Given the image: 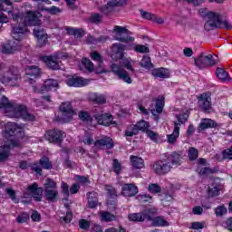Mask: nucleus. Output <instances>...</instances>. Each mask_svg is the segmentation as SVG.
<instances>
[{
  "label": "nucleus",
  "instance_id": "50",
  "mask_svg": "<svg viewBox=\"0 0 232 232\" xmlns=\"http://www.w3.org/2000/svg\"><path fill=\"white\" fill-rule=\"evenodd\" d=\"M78 226L80 229H82L83 231H88V229H90V226H92V222L87 219L82 218L79 219Z\"/></svg>",
  "mask_w": 232,
  "mask_h": 232
},
{
  "label": "nucleus",
  "instance_id": "3",
  "mask_svg": "<svg viewBox=\"0 0 232 232\" xmlns=\"http://www.w3.org/2000/svg\"><path fill=\"white\" fill-rule=\"evenodd\" d=\"M60 112L61 115H58L54 118L55 122L66 123L70 122L73 116L75 115V111L72 107V103L63 102L60 105Z\"/></svg>",
  "mask_w": 232,
  "mask_h": 232
},
{
  "label": "nucleus",
  "instance_id": "31",
  "mask_svg": "<svg viewBox=\"0 0 232 232\" xmlns=\"http://www.w3.org/2000/svg\"><path fill=\"white\" fill-rule=\"evenodd\" d=\"M179 135H180V124L175 121L172 134L167 136L169 144H175V142H177V139H179Z\"/></svg>",
  "mask_w": 232,
  "mask_h": 232
},
{
  "label": "nucleus",
  "instance_id": "44",
  "mask_svg": "<svg viewBox=\"0 0 232 232\" xmlns=\"http://www.w3.org/2000/svg\"><path fill=\"white\" fill-rule=\"evenodd\" d=\"M89 21L92 24H101L102 23V14L99 13H92L89 17Z\"/></svg>",
  "mask_w": 232,
  "mask_h": 232
},
{
  "label": "nucleus",
  "instance_id": "49",
  "mask_svg": "<svg viewBox=\"0 0 232 232\" xmlns=\"http://www.w3.org/2000/svg\"><path fill=\"white\" fill-rule=\"evenodd\" d=\"M102 220L103 222H111L117 218V217L110 212H102L101 213Z\"/></svg>",
  "mask_w": 232,
  "mask_h": 232
},
{
  "label": "nucleus",
  "instance_id": "64",
  "mask_svg": "<svg viewBox=\"0 0 232 232\" xmlns=\"http://www.w3.org/2000/svg\"><path fill=\"white\" fill-rule=\"evenodd\" d=\"M107 192L110 198H117V190H115V188L108 187Z\"/></svg>",
  "mask_w": 232,
  "mask_h": 232
},
{
  "label": "nucleus",
  "instance_id": "18",
  "mask_svg": "<svg viewBox=\"0 0 232 232\" xmlns=\"http://www.w3.org/2000/svg\"><path fill=\"white\" fill-rule=\"evenodd\" d=\"M126 50V45L122 44H113L111 46V58L117 60H121L124 57V51Z\"/></svg>",
  "mask_w": 232,
  "mask_h": 232
},
{
  "label": "nucleus",
  "instance_id": "52",
  "mask_svg": "<svg viewBox=\"0 0 232 232\" xmlns=\"http://www.w3.org/2000/svg\"><path fill=\"white\" fill-rule=\"evenodd\" d=\"M5 193H7V195L9 196L11 200H13V202H14V204H19V198H17V196L15 195V190H14L10 188H5Z\"/></svg>",
  "mask_w": 232,
  "mask_h": 232
},
{
  "label": "nucleus",
  "instance_id": "30",
  "mask_svg": "<svg viewBox=\"0 0 232 232\" xmlns=\"http://www.w3.org/2000/svg\"><path fill=\"white\" fill-rule=\"evenodd\" d=\"M88 197V206L91 209H95L99 206V194L97 192L87 193Z\"/></svg>",
  "mask_w": 232,
  "mask_h": 232
},
{
  "label": "nucleus",
  "instance_id": "35",
  "mask_svg": "<svg viewBox=\"0 0 232 232\" xmlns=\"http://www.w3.org/2000/svg\"><path fill=\"white\" fill-rule=\"evenodd\" d=\"M181 160H182V157H180V154H179L177 152H173L167 159V160L169 162V164H172V166H180Z\"/></svg>",
  "mask_w": 232,
  "mask_h": 232
},
{
  "label": "nucleus",
  "instance_id": "58",
  "mask_svg": "<svg viewBox=\"0 0 232 232\" xmlns=\"http://www.w3.org/2000/svg\"><path fill=\"white\" fill-rule=\"evenodd\" d=\"M30 220V216L28 213H23L17 216L16 222L18 224H24V222H28Z\"/></svg>",
  "mask_w": 232,
  "mask_h": 232
},
{
  "label": "nucleus",
  "instance_id": "24",
  "mask_svg": "<svg viewBox=\"0 0 232 232\" xmlns=\"http://www.w3.org/2000/svg\"><path fill=\"white\" fill-rule=\"evenodd\" d=\"M42 61L45 63V64L51 70H60L61 66L59 65V62H57V57L54 56H44Z\"/></svg>",
  "mask_w": 232,
  "mask_h": 232
},
{
  "label": "nucleus",
  "instance_id": "11",
  "mask_svg": "<svg viewBox=\"0 0 232 232\" xmlns=\"http://www.w3.org/2000/svg\"><path fill=\"white\" fill-rule=\"evenodd\" d=\"M12 119H24V121H27L29 122H34L35 121V115L28 112V110L24 104H20L16 111L11 114Z\"/></svg>",
  "mask_w": 232,
  "mask_h": 232
},
{
  "label": "nucleus",
  "instance_id": "33",
  "mask_svg": "<svg viewBox=\"0 0 232 232\" xmlns=\"http://www.w3.org/2000/svg\"><path fill=\"white\" fill-rule=\"evenodd\" d=\"M130 162L133 169H142L144 168V160L137 156H130Z\"/></svg>",
  "mask_w": 232,
  "mask_h": 232
},
{
  "label": "nucleus",
  "instance_id": "21",
  "mask_svg": "<svg viewBox=\"0 0 232 232\" xmlns=\"http://www.w3.org/2000/svg\"><path fill=\"white\" fill-rule=\"evenodd\" d=\"M25 73L27 77H29L30 84H34V82H35L34 79H37L38 77H41V69H39V67L35 65L27 66L25 68Z\"/></svg>",
  "mask_w": 232,
  "mask_h": 232
},
{
  "label": "nucleus",
  "instance_id": "46",
  "mask_svg": "<svg viewBox=\"0 0 232 232\" xmlns=\"http://www.w3.org/2000/svg\"><path fill=\"white\" fill-rule=\"evenodd\" d=\"M51 189H57V182L50 178H47L44 183V191Z\"/></svg>",
  "mask_w": 232,
  "mask_h": 232
},
{
  "label": "nucleus",
  "instance_id": "42",
  "mask_svg": "<svg viewBox=\"0 0 232 232\" xmlns=\"http://www.w3.org/2000/svg\"><path fill=\"white\" fill-rule=\"evenodd\" d=\"M140 64L141 68H146L147 70H151L153 68V63H151V58L148 55L143 56Z\"/></svg>",
  "mask_w": 232,
  "mask_h": 232
},
{
  "label": "nucleus",
  "instance_id": "10",
  "mask_svg": "<svg viewBox=\"0 0 232 232\" xmlns=\"http://www.w3.org/2000/svg\"><path fill=\"white\" fill-rule=\"evenodd\" d=\"M19 146V142L14 140H4V145L0 149V162H3L10 157V150H14V148H17Z\"/></svg>",
  "mask_w": 232,
  "mask_h": 232
},
{
  "label": "nucleus",
  "instance_id": "16",
  "mask_svg": "<svg viewBox=\"0 0 232 232\" xmlns=\"http://www.w3.org/2000/svg\"><path fill=\"white\" fill-rule=\"evenodd\" d=\"M29 193L33 196V198L35 202H41L43 200V192L44 189L37 183H33L27 187Z\"/></svg>",
  "mask_w": 232,
  "mask_h": 232
},
{
  "label": "nucleus",
  "instance_id": "37",
  "mask_svg": "<svg viewBox=\"0 0 232 232\" xmlns=\"http://www.w3.org/2000/svg\"><path fill=\"white\" fill-rule=\"evenodd\" d=\"M216 75L219 81H222V82H226V81H229V73L226 72L223 68H218L216 70Z\"/></svg>",
  "mask_w": 232,
  "mask_h": 232
},
{
  "label": "nucleus",
  "instance_id": "57",
  "mask_svg": "<svg viewBox=\"0 0 232 232\" xmlns=\"http://www.w3.org/2000/svg\"><path fill=\"white\" fill-rule=\"evenodd\" d=\"M189 160H197L198 159V150L193 147L188 149Z\"/></svg>",
  "mask_w": 232,
  "mask_h": 232
},
{
  "label": "nucleus",
  "instance_id": "41",
  "mask_svg": "<svg viewBox=\"0 0 232 232\" xmlns=\"http://www.w3.org/2000/svg\"><path fill=\"white\" fill-rule=\"evenodd\" d=\"M67 34H69V35H74L75 37H78L80 39L84 37V31L82 29L67 27Z\"/></svg>",
  "mask_w": 232,
  "mask_h": 232
},
{
  "label": "nucleus",
  "instance_id": "28",
  "mask_svg": "<svg viewBox=\"0 0 232 232\" xmlns=\"http://www.w3.org/2000/svg\"><path fill=\"white\" fill-rule=\"evenodd\" d=\"M66 84L74 88H81V86H86V81L79 76H72L67 79Z\"/></svg>",
  "mask_w": 232,
  "mask_h": 232
},
{
  "label": "nucleus",
  "instance_id": "4",
  "mask_svg": "<svg viewBox=\"0 0 232 232\" xmlns=\"http://www.w3.org/2000/svg\"><path fill=\"white\" fill-rule=\"evenodd\" d=\"M21 104L11 102L8 101L6 96H1L0 98V110L6 115V117L13 118V113H15L18 110V107H20Z\"/></svg>",
  "mask_w": 232,
  "mask_h": 232
},
{
  "label": "nucleus",
  "instance_id": "32",
  "mask_svg": "<svg viewBox=\"0 0 232 232\" xmlns=\"http://www.w3.org/2000/svg\"><path fill=\"white\" fill-rule=\"evenodd\" d=\"M53 88H59V82L55 79H48L44 82L42 92H50Z\"/></svg>",
  "mask_w": 232,
  "mask_h": 232
},
{
  "label": "nucleus",
  "instance_id": "7",
  "mask_svg": "<svg viewBox=\"0 0 232 232\" xmlns=\"http://www.w3.org/2000/svg\"><path fill=\"white\" fill-rule=\"evenodd\" d=\"M111 70L112 73H114L116 75V77H118V79H120V81H123V82H126L127 84H131V82H133L131 76H130V72L128 71L124 70V68H122V66H121L117 63H112L111 65Z\"/></svg>",
  "mask_w": 232,
  "mask_h": 232
},
{
  "label": "nucleus",
  "instance_id": "62",
  "mask_svg": "<svg viewBox=\"0 0 232 232\" xmlns=\"http://www.w3.org/2000/svg\"><path fill=\"white\" fill-rule=\"evenodd\" d=\"M48 43V34L45 36H41L37 38V44L39 48H43V46H46V44Z\"/></svg>",
  "mask_w": 232,
  "mask_h": 232
},
{
  "label": "nucleus",
  "instance_id": "6",
  "mask_svg": "<svg viewBox=\"0 0 232 232\" xmlns=\"http://www.w3.org/2000/svg\"><path fill=\"white\" fill-rule=\"evenodd\" d=\"M114 32L116 33L114 36L115 41H120L121 43H133V41H135L134 37L130 36L131 32L126 27L115 25Z\"/></svg>",
  "mask_w": 232,
  "mask_h": 232
},
{
  "label": "nucleus",
  "instance_id": "55",
  "mask_svg": "<svg viewBox=\"0 0 232 232\" xmlns=\"http://www.w3.org/2000/svg\"><path fill=\"white\" fill-rule=\"evenodd\" d=\"M149 191L150 193L156 195L157 193H160V191H162V188H160V186H159L157 183H150L149 185Z\"/></svg>",
  "mask_w": 232,
  "mask_h": 232
},
{
  "label": "nucleus",
  "instance_id": "5",
  "mask_svg": "<svg viewBox=\"0 0 232 232\" xmlns=\"http://www.w3.org/2000/svg\"><path fill=\"white\" fill-rule=\"evenodd\" d=\"M194 64L198 70H204V68H209L217 64V61L214 60L213 55L201 53L197 58L194 59Z\"/></svg>",
  "mask_w": 232,
  "mask_h": 232
},
{
  "label": "nucleus",
  "instance_id": "60",
  "mask_svg": "<svg viewBox=\"0 0 232 232\" xmlns=\"http://www.w3.org/2000/svg\"><path fill=\"white\" fill-rule=\"evenodd\" d=\"M218 193H220V188L218 186L208 188V195L210 197H218Z\"/></svg>",
  "mask_w": 232,
  "mask_h": 232
},
{
  "label": "nucleus",
  "instance_id": "54",
  "mask_svg": "<svg viewBox=\"0 0 232 232\" xmlns=\"http://www.w3.org/2000/svg\"><path fill=\"white\" fill-rule=\"evenodd\" d=\"M34 35L38 39L39 37H44L45 35H48L46 33H44V28L41 26H37L34 29Z\"/></svg>",
  "mask_w": 232,
  "mask_h": 232
},
{
  "label": "nucleus",
  "instance_id": "1",
  "mask_svg": "<svg viewBox=\"0 0 232 232\" xmlns=\"http://www.w3.org/2000/svg\"><path fill=\"white\" fill-rule=\"evenodd\" d=\"M200 17L206 20L204 24V31L211 32L218 28H225L226 30H231L232 25L227 20H222V15L215 11L204 7L198 10Z\"/></svg>",
  "mask_w": 232,
  "mask_h": 232
},
{
  "label": "nucleus",
  "instance_id": "59",
  "mask_svg": "<svg viewBox=\"0 0 232 232\" xmlns=\"http://www.w3.org/2000/svg\"><path fill=\"white\" fill-rule=\"evenodd\" d=\"M112 168H113L116 175H119L121 173L122 167H121V163L119 162V160H117V159L113 160Z\"/></svg>",
  "mask_w": 232,
  "mask_h": 232
},
{
  "label": "nucleus",
  "instance_id": "20",
  "mask_svg": "<svg viewBox=\"0 0 232 232\" xmlns=\"http://www.w3.org/2000/svg\"><path fill=\"white\" fill-rule=\"evenodd\" d=\"M139 193V188L133 183H125L121 187L122 197H135Z\"/></svg>",
  "mask_w": 232,
  "mask_h": 232
},
{
  "label": "nucleus",
  "instance_id": "29",
  "mask_svg": "<svg viewBox=\"0 0 232 232\" xmlns=\"http://www.w3.org/2000/svg\"><path fill=\"white\" fill-rule=\"evenodd\" d=\"M151 75H153V77H158L159 79H169L171 72L169 69L161 67L152 70Z\"/></svg>",
  "mask_w": 232,
  "mask_h": 232
},
{
  "label": "nucleus",
  "instance_id": "47",
  "mask_svg": "<svg viewBox=\"0 0 232 232\" xmlns=\"http://www.w3.org/2000/svg\"><path fill=\"white\" fill-rule=\"evenodd\" d=\"M138 134H139V130L135 124L130 125L129 127H127V130H125V137H133Z\"/></svg>",
  "mask_w": 232,
  "mask_h": 232
},
{
  "label": "nucleus",
  "instance_id": "34",
  "mask_svg": "<svg viewBox=\"0 0 232 232\" xmlns=\"http://www.w3.org/2000/svg\"><path fill=\"white\" fill-rule=\"evenodd\" d=\"M90 101L95 102L96 104H105L106 96L104 94L91 93L89 96Z\"/></svg>",
  "mask_w": 232,
  "mask_h": 232
},
{
  "label": "nucleus",
  "instance_id": "19",
  "mask_svg": "<svg viewBox=\"0 0 232 232\" xmlns=\"http://www.w3.org/2000/svg\"><path fill=\"white\" fill-rule=\"evenodd\" d=\"M95 148L100 150H111L113 148V140L108 136H104L94 142Z\"/></svg>",
  "mask_w": 232,
  "mask_h": 232
},
{
  "label": "nucleus",
  "instance_id": "56",
  "mask_svg": "<svg viewBox=\"0 0 232 232\" xmlns=\"http://www.w3.org/2000/svg\"><path fill=\"white\" fill-rule=\"evenodd\" d=\"M134 51L138 53H150V47L142 44H137L134 47Z\"/></svg>",
  "mask_w": 232,
  "mask_h": 232
},
{
  "label": "nucleus",
  "instance_id": "51",
  "mask_svg": "<svg viewBox=\"0 0 232 232\" xmlns=\"http://www.w3.org/2000/svg\"><path fill=\"white\" fill-rule=\"evenodd\" d=\"M61 188H62V194L63 195V198L64 200H68L69 197H70V188L68 187V183L63 181L62 185H61Z\"/></svg>",
  "mask_w": 232,
  "mask_h": 232
},
{
  "label": "nucleus",
  "instance_id": "15",
  "mask_svg": "<svg viewBox=\"0 0 232 232\" xmlns=\"http://www.w3.org/2000/svg\"><path fill=\"white\" fill-rule=\"evenodd\" d=\"M21 130H23V126H17V123H5L4 129L5 139L4 140H12V139H8V137H14L15 133L21 132Z\"/></svg>",
  "mask_w": 232,
  "mask_h": 232
},
{
  "label": "nucleus",
  "instance_id": "12",
  "mask_svg": "<svg viewBox=\"0 0 232 232\" xmlns=\"http://www.w3.org/2000/svg\"><path fill=\"white\" fill-rule=\"evenodd\" d=\"M24 26H41L42 22L39 19V14L34 11H27L24 15Z\"/></svg>",
  "mask_w": 232,
  "mask_h": 232
},
{
  "label": "nucleus",
  "instance_id": "39",
  "mask_svg": "<svg viewBox=\"0 0 232 232\" xmlns=\"http://www.w3.org/2000/svg\"><path fill=\"white\" fill-rule=\"evenodd\" d=\"M139 131H142L143 133H148L150 131V123H148L146 121L141 120L140 121H138L136 124H134Z\"/></svg>",
  "mask_w": 232,
  "mask_h": 232
},
{
  "label": "nucleus",
  "instance_id": "14",
  "mask_svg": "<svg viewBox=\"0 0 232 232\" xmlns=\"http://www.w3.org/2000/svg\"><path fill=\"white\" fill-rule=\"evenodd\" d=\"M0 10L2 12H7L9 17H12L13 21L19 19V12L14 11V6L10 0H0Z\"/></svg>",
  "mask_w": 232,
  "mask_h": 232
},
{
  "label": "nucleus",
  "instance_id": "43",
  "mask_svg": "<svg viewBox=\"0 0 232 232\" xmlns=\"http://www.w3.org/2000/svg\"><path fill=\"white\" fill-rule=\"evenodd\" d=\"M121 63V66H124L126 70H129V72H131L134 73L135 69L133 68V65H131V59L125 58L124 56L120 60Z\"/></svg>",
  "mask_w": 232,
  "mask_h": 232
},
{
  "label": "nucleus",
  "instance_id": "17",
  "mask_svg": "<svg viewBox=\"0 0 232 232\" xmlns=\"http://www.w3.org/2000/svg\"><path fill=\"white\" fill-rule=\"evenodd\" d=\"M198 106L205 113H209L211 110V96L203 93L198 98Z\"/></svg>",
  "mask_w": 232,
  "mask_h": 232
},
{
  "label": "nucleus",
  "instance_id": "40",
  "mask_svg": "<svg viewBox=\"0 0 232 232\" xmlns=\"http://www.w3.org/2000/svg\"><path fill=\"white\" fill-rule=\"evenodd\" d=\"M155 112L156 113H162L164 110V96H159L156 100V104H155Z\"/></svg>",
  "mask_w": 232,
  "mask_h": 232
},
{
  "label": "nucleus",
  "instance_id": "36",
  "mask_svg": "<svg viewBox=\"0 0 232 232\" xmlns=\"http://www.w3.org/2000/svg\"><path fill=\"white\" fill-rule=\"evenodd\" d=\"M113 8H115L114 5H113V2L109 1L107 3V5L100 6L98 8V10L100 12H102V14H104L105 15H108V14H111V12H113Z\"/></svg>",
  "mask_w": 232,
  "mask_h": 232
},
{
  "label": "nucleus",
  "instance_id": "9",
  "mask_svg": "<svg viewBox=\"0 0 232 232\" xmlns=\"http://www.w3.org/2000/svg\"><path fill=\"white\" fill-rule=\"evenodd\" d=\"M64 137H66V133L57 129L48 130L45 133L46 140H48V142H53V144L61 145L63 140H64Z\"/></svg>",
  "mask_w": 232,
  "mask_h": 232
},
{
  "label": "nucleus",
  "instance_id": "61",
  "mask_svg": "<svg viewBox=\"0 0 232 232\" xmlns=\"http://www.w3.org/2000/svg\"><path fill=\"white\" fill-rule=\"evenodd\" d=\"M137 200L140 202H151V196L149 194H140L137 196Z\"/></svg>",
  "mask_w": 232,
  "mask_h": 232
},
{
  "label": "nucleus",
  "instance_id": "25",
  "mask_svg": "<svg viewBox=\"0 0 232 232\" xmlns=\"http://www.w3.org/2000/svg\"><path fill=\"white\" fill-rule=\"evenodd\" d=\"M44 198L47 202L54 204L59 200V190L57 188L44 190Z\"/></svg>",
  "mask_w": 232,
  "mask_h": 232
},
{
  "label": "nucleus",
  "instance_id": "23",
  "mask_svg": "<svg viewBox=\"0 0 232 232\" xmlns=\"http://www.w3.org/2000/svg\"><path fill=\"white\" fill-rule=\"evenodd\" d=\"M94 118L98 121V124L102 126H111V124H117L115 121H111V115L109 114H95Z\"/></svg>",
  "mask_w": 232,
  "mask_h": 232
},
{
  "label": "nucleus",
  "instance_id": "48",
  "mask_svg": "<svg viewBox=\"0 0 232 232\" xmlns=\"http://www.w3.org/2000/svg\"><path fill=\"white\" fill-rule=\"evenodd\" d=\"M82 66H84V68H86L88 72H93V70H95V66L93 65V63H92V60L88 58H83L82 60Z\"/></svg>",
  "mask_w": 232,
  "mask_h": 232
},
{
  "label": "nucleus",
  "instance_id": "22",
  "mask_svg": "<svg viewBox=\"0 0 232 232\" xmlns=\"http://www.w3.org/2000/svg\"><path fill=\"white\" fill-rule=\"evenodd\" d=\"M27 25H16L13 27L12 30V37L13 39H14V41H16V43L19 44V40L21 39V37H23V35H24V34H26L28 32V29L26 28Z\"/></svg>",
  "mask_w": 232,
  "mask_h": 232
},
{
  "label": "nucleus",
  "instance_id": "2",
  "mask_svg": "<svg viewBox=\"0 0 232 232\" xmlns=\"http://www.w3.org/2000/svg\"><path fill=\"white\" fill-rule=\"evenodd\" d=\"M155 215H157V208H148L140 213L129 214L128 218L130 222H144V220H148V222H152L154 227L169 226V223L166 221L164 217L159 216L154 218Z\"/></svg>",
  "mask_w": 232,
  "mask_h": 232
},
{
  "label": "nucleus",
  "instance_id": "38",
  "mask_svg": "<svg viewBox=\"0 0 232 232\" xmlns=\"http://www.w3.org/2000/svg\"><path fill=\"white\" fill-rule=\"evenodd\" d=\"M146 134L149 137V139L152 140V142H155L156 144H160V142H162V138L160 137V135H159V133L151 130H147Z\"/></svg>",
  "mask_w": 232,
  "mask_h": 232
},
{
  "label": "nucleus",
  "instance_id": "53",
  "mask_svg": "<svg viewBox=\"0 0 232 232\" xmlns=\"http://www.w3.org/2000/svg\"><path fill=\"white\" fill-rule=\"evenodd\" d=\"M40 165L44 169H52V162H50V159L44 157L40 160Z\"/></svg>",
  "mask_w": 232,
  "mask_h": 232
},
{
  "label": "nucleus",
  "instance_id": "13",
  "mask_svg": "<svg viewBox=\"0 0 232 232\" xmlns=\"http://www.w3.org/2000/svg\"><path fill=\"white\" fill-rule=\"evenodd\" d=\"M171 164L167 160L156 161L152 166V169L156 175H166L171 171Z\"/></svg>",
  "mask_w": 232,
  "mask_h": 232
},
{
  "label": "nucleus",
  "instance_id": "63",
  "mask_svg": "<svg viewBox=\"0 0 232 232\" xmlns=\"http://www.w3.org/2000/svg\"><path fill=\"white\" fill-rule=\"evenodd\" d=\"M140 15L143 19H148L149 21H153V19H155V14L150 12L140 10Z\"/></svg>",
  "mask_w": 232,
  "mask_h": 232
},
{
  "label": "nucleus",
  "instance_id": "45",
  "mask_svg": "<svg viewBox=\"0 0 232 232\" xmlns=\"http://www.w3.org/2000/svg\"><path fill=\"white\" fill-rule=\"evenodd\" d=\"M41 12H47V14H50L51 15H57V14H61L63 10H61L59 7L53 5L51 7H41Z\"/></svg>",
  "mask_w": 232,
  "mask_h": 232
},
{
  "label": "nucleus",
  "instance_id": "27",
  "mask_svg": "<svg viewBox=\"0 0 232 232\" xmlns=\"http://www.w3.org/2000/svg\"><path fill=\"white\" fill-rule=\"evenodd\" d=\"M218 124L217 121L211 119H203L198 125V132L204 131V130H208L209 128H217Z\"/></svg>",
  "mask_w": 232,
  "mask_h": 232
},
{
  "label": "nucleus",
  "instance_id": "26",
  "mask_svg": "<svg viewBox=\"0 0 232 232\" xmlns=\"http://www.w3.org/2000/svg\"><path fill=\"white\" fill-rule=\"evenodd\" d=\"M19 50V43L17 41H14V43L5 44L2 46V53H15Z\"/></svg>",
  "mask_w": 232,
  "mask_h": 232
},
{
  "label": "nucleus",
  "instance_id": "8",
  "mask_svg": "<svg viewBox=\"0 0 232 232\" xmlns=\"http://www.w3.org/2000/svg\"><path fill=\"white\" fill-rule=\"evenodd\" d=\"M19 79H21L19 72H17V69L14 67H12L0 77V82L2 84H11V86H14L15 82L19 81Z\"/></svg>",
  "mask_w": 232,
  "mask_h": 232
}]
</instances>
